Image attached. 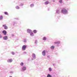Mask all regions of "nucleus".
<instances>
[{
  "mask_svg": "<svg viewBox=\"0 0 77 77\" xmlns=\"http://www.w3.org/2000/svg\"><path fill=\"white\" fill-rule=\"evenodd\" d=\"M68 9H66V8H63L62 9L61 11V13L63 14H68Z\"/></svg>",
  "mask_w": 77,
  "mask_h": 77,
  "instance_id": "nucleus-1",
  "label": "nucleus"
},
{
  "mask_svg": "<svg viewBox=\"0 0 77 77\" xmlns=\"http://www.w3.org/2000/svg\"><path fill=\"white\" fill-rule=\"evenodd\" d=\"M27 46L26 45H23L22 47V50L23 51L26 50V48H27Z\"/></svg>",
  "mask_w": 77,
  "mask_h": 77,
  "instance_id": "nucleus-2",
  "label": "nucleus"
},
{
  "mask_svg": "<svg viewBox=\"0 0 77 77\" xmlns=\"http://www.w3.org/2000/svg\"><path fill=\"white\" fill-rule=\"evenodd\" d=\"M32 57L33 59H32V60H33L34 59H35L36 57L35 54L33 53L32 54Z\"/></svg>",
  "mask_w": 77,
  "mask_h": 77,
  "instance_id": "nucleus-3",
  "label": "nucleus"
},
{
  "mask_svg": "<svg viewBox=\"0 0 77 77\" xmlns=\"http://www.w3.org/2000/svg\"><path fill=\"white\" fill-rule=\"evenodd\" d=\"M8 36H6V35H5V36H3V39H4V40L6 41L8 40Z\"/></svg>",
  "mask_w": 77,
  "mask_h": 77,
  "instance_id": "nucleus-4",
  "label": "nucleus"
},
{
  "mask_svg": "<svg viewBox=\"0 0 77 77\" xmlns=\"http://www.w3.org/2000/svg\"><path fill=\"white\" fill-rule=\"evenodd\" d=\"M26 66H23L22 68L21 69V71H25L26 70Z\"/></svg>",
  "mask_w": 77,
  "mask_h": 77,
  "instance_id": "nucleus-5",
  "label": "nucleus"
},
{
  "mask_svg": "<svg viewBox=\"0 0 77 77\" xmlns=\"http://www.w3.org/2000/svg\"><path fill=\"white\" fill-rule=\"evenodd\" d=\"M7 62L8 63H11L13 62V59H8Z\"/></svg>",
  "mask_w": 77,
  "mask_h": 77,
  "instance_id": "nucleus-6",
  "label": "nucleus"
},
{
  "mask_svg": "<svg viewBox=\"0 0 77 77\" xmlns=\"http://www.w3.org/2000/svg\"><path fill=\"white\" fill-rule=\"evenodd\" d=\"M2 32L3 33L4 35H6L7 34V32L6 30H4L2 31Z\"/></svg>",
  "mask_w": 77,
  "mask_h": 77,
  "instance_id": "nucleus-7",
  "label": "nucleus"
},
{
  "mask_svg": "<svg viewBox=\"0 0 77 77\" xmlns=\"http://www.w3.org/2000/svg\"><path fill=\"white\" fill-rule=\"evenodd\" d=\"M42 54L43 56H45L46 51H45V50H44V51H43L42 52Z\"/></svg>",
  "mask_w": 77,
  "mask_h": 77,
  "instance_id": "nucleus-8",
  "label": "nucleus"
},
{
  "mask_svg": "<svg viewBox=\"0 0 77 77\" xmlns=\"http://www.w3.org/2000/svg\"><path fill=\"white\" fill-rule=\"evenodd\" d=\"M3 27H4V28L5 29H8V26H6V24H4V25H3Z\"/></svg>",
  "mask_w": 77,
  "mask_h": 77,
  "instance_id": "nucleus-9",
  "label": "nucleus"
},
{
  "mask_svg": "<svg viewBox=\"0 0 77 77\" xmlns=\"http://www.w3.org/2000/svg\"><path fill=\"white\" fill-rule=\"evenodd\" d=\"M31 32H32V30H31V29H27V32L28 33H30H30Z\"/></svg>",
  "mask_w": 77,
  "mask_h": 77,
  "instance_id": "nucleus-10",
  "label": "nucleus"
},
{
  "mask_svg": "<svg viewBox=\"0 0 77 77\" xmlns=\"http://www.w3.org/2000/svg\"><path fill=\"white\" fill-rule=\"evenodd\" d=\"M60 41H56L55 42H54V44H57L58 45V44H60Z\"/></svg>",
  "mask_w": 77,
  "mask_h": 77,
  "instance_id": "nucleus-11",
  "label": "nucleus"
},
{
  "mask_svg": "<svg viewBox=\"0 0 77 77\" xmlns=\"http://www.w3.org/2000/svg\"><path fill=\"white\" fill-rule=\"evenodd\" d=\"M60 11L59 10H57L56 11V13H57V14H60Z\"/></svg>",
  "mask_w": 77,
  "mask_h": 77,
  "instance_id": "nucleus-12",
  "label": "nucleus"
},
{
  "mask_svg": "<svg viewBox=\"0 0 77 77\" xmlns=\"http://www.w3.org/2000/svg\"><path fill=\"white\" fill-rule=\"evenodd\" d=\"M30 35L31 36H34V34L33 32H31L30 33Z\"/></svg>",
  "mask_w": 77,
  "mask_h": 77,
  "instance_id": "nucleus-13",
  "label": "nucleus"
},
{
  "mask_svg": "<svg viewBox=\"0 0 77 77\" xmlns=\"http://www.w3.org/2000/svg\"><path fill=\"white\" fill-rule=\"evenodd\" d=\"M49 1H46L45 2V5H48V4H49Z\"/></svg>",
  "mask_w": 77,
  "mask_h": 77,
  "instance_id": "nucleus-14",
  "label": "nucleus"
},
{
  "mask_svg": "<svg viewBox=\"0 0 77 77\" xmlns=\"http://www.w3.org/2000/svg\"><path fill=\"white\" fill-rule=\"evenodd\" d=\"M54 48L55 46H54V45H52V46H51V49H54Z\"/></svg>",
  "mask_w": 77,
  "mask_h": 77,
  "instance_id": "nucleus-15",
  "label": "nucleus"
},
{
  "mask_svg": "<svg viewBox=\"0 0 77 77\" xmlns=\"http://www.w3.org/2000/svg\"><path fill=\"white\" fill-rule=\"evenodd\" d=\"M47 77H52V76L51 75H50V74H48V75H47Z\"/></svg>",
  "mask_w": 77,
  "mask_h": 77,
  "instance_id": "nucleus-16",
  "label": "nucleus"
},
{
  "mask_svg": "<svg viewBox=\"0 0 77 77\" xmlns=\"http://www.w3.org/2000/svg\"><path fill=\"white\" fill-rule=\"evenodd\" d=\"M47 39V38L46 37H44L43 38V40L44 41H45Z\"/></svg>",
  "mask_w": 77,
  "mask_h": 77,
  "instance_id": "nucleus-17",
  "label": "nucleus"
},
{
  "mask_svg": "<svg viewBox=\"0 0 77 77\" xmlns=\"http://www.w3.org/2000/svg\"><path fill=\"white\" fill-rule=\"evenodd\" d=\"M4 14H5V15H9V14H8V12H4Z\"/></svg>",
  "mask_w": 77,
  "mask_h": 77,
  "instance_id": "nucleus-18",
  "label": "nucleus"
},
{
  "mask_svg": "<svg viewBox=\"0 0 77 77\" xmlns=\"http://www.w3.org/2000/svg\"><path fill=\"white\" fill-rule=\"evenodd\" d=\"M34 33H36L37 32V30H34L33 31Z\"/></svg>",
  "mask_w": 77,
  "mask_h": 77,
  "instance_id": "nucleus-19",
  "label": "nucleus"
},
{
  "mask_svg": "<svg viewBox=\"0 0 77 77\" xmlns=\"http://www.w3.org/2000/svg\"><path fill=\"white\" fill-rule=\"evenodd\" d=\"M16 8L17 9H20V7H19L18 6H16Z\"/></svg>",
  "mask_w": 77,
  "mask_h": 77,
  "instance_id": "nucleus-20",
  "label": "nucleus"
},
{
  "mask_svg": "<svg viewBox=\"0 0 77 77\" xmlns=\"http://www.w3.org/2000/svg\"><path fill=\"white\" fill-rule=\"evenodd\" d=\"M34 4H32L30 5V7H34Z\"/></svg>",
  "mask_w": 77,
  "mask_h": 77,
  "instance_id": "nucleus-21",
  "label": "nucleus"
},
{
  "mask_svg": "<svg viewBox=\"0 0 77 77\" xmlns=\"http://www.w3.org/2000/svg\"><path fill=\"white\" fill-rule=\"evenodd\" d=\"M17 23V22H13V24L14 26L15 25V24H16Z\"/></svg>",
  "mask_w": 77,
  "mask_h": 77,
  "instance_id": "nucleus-22",
  "label": "nucleus"
},
{
  "mask_svg": "<svg viewBox=\"0 0 77 77\" xmlns=\"http://www.w3.org/2000/svg\"><path fill=\"white\" fill-rule=\"evenodd\" d=\"M23 64L24 63H23V62H21V63H20V65L22 66H23Z\"/></svg>",
  "mask_w": 77,
  "mask_h": 77,
  "instance_id": "nucleus-23",
  "label": "nucleus"
},
{
  "mask_svg": "<svg viewBox=\"0 0 77 77\" xmlns=\"http://www.w3.org/2000/svg\"><path fill=\"white\" fill-rule=\"evenodd\" d=\"M3 17L2 16H0V20H2L3 19Z\"/></svg>",
  "mask_w": 77,
  "mask_h": 77,
  "instance_id": "nucleus-24",
  "label": "nucleus"
},
{
  "mask_svg": "<svg viewBox=\"0 0 77 77\" xmlns=\"http://www.w3.org/2000/svg\"><path fill=\"white\" fill-rule=\"evenodd\" d=\"M59 2H60V3H63V0H60V1H59Z\"/></svg>",
  "mask_w": 77,
  "mask_h": 77,
  "instance_id": "nucleus-25",
  "label": "nucleus"
},
{
  "mask_svg": "<svg viewBox=\"0 0 77 77\" xmlns=\"http://www.w3.org/2000/svg\"><path fill=\"white\" fill-rule=\"evenodd\" d=\"M49 71L50 72H51L52 70V69L51 67H49Z\"/></svg>",
  "mask_w": 77,
  "mask_h": 77,
  "instance_id": "nucleus-26",
  "label": "nucleus"
},
{
  "mask_svg": "<svg viewBox=\"0 0 77 77\" xmlns=\"http://www.w3.org/2000/svg\"><path fill=\"white\" fill-rule=\"evenodd\" d=\"M2 35L1 34H0V38H2Z\"/></svg>",
  "mask_w": 77,
  "mask_h": 77,
  "instance_id": "nucleus-27",
  "label": "nucleus"
},
{
  "mask_svg": "<svg viewBox=\"0 0 77 77\" xmlns=\"http://www.w3.org/2000/svg\"><path fill=\"white\" fill-rule=\"evenodd\" d=\"M23 54H27V53H26V52L25 51H24V52H23Z\"/></svg>",
  "mask_w": 77,
  "mask_h": 77,
  "instance_id": "nucleus-28",
  "label": "nucleus"
},
{
  "mask_svg": "<svg viewBox=\"0 0 77 77\" xmlns=\"http://www.w3.org/2000/svg\"><path fill=\"white\" fill-rule=\"evenodd\" d=\"M14 73V71H11L10 72V73Z\"/></svg>",
  "mask_w": 77,
  "mask_h": 77,
  "instance_id": "nucleus-29",
  "label": "nucleus"
},
{
  "mask_svg": "<svg viewBox=\"0 0 77 77\" xmlns=\"http://www.w3.org/2000/svg\"><path fill=\"white\" fill-rule=\"evenodd\" d=\"M24 42H26L27 40H26V39H24Z\"/></svg>",
  "mask_w": 77,
  "mask_h": 77,
  "instance_id": "nucleus-30",
  "label": "nucleus"
},
{
  "mask_svg": "<svg viewBox=\"0 0 77 77\" xmlns=\"http://www.w3.org/2000/svg\"><path fill=\"white\" fill-rule=\"evenodd\" d=\"M37 40H35V44H37Z\"/></svg>",
  "mask_w": 77,
  "mask_h": 77,
  "instance_id": "nucleus-31",
  "label": "nucleus"
},
{
  "mask_svg": "<svg viewBox=\"0 0 77 77\" xmlns=\"http://www.w3.org/2000/svg\"><path fill=\"white\" fill-rule=\"evenodd\" d=\"M12 54L13 55H14V54H15V53H14V52H12Z\"/></svg>",
  "mask_w": 77,
  "mask_h": 77,
  "instance_id": "nucleus-32",
  "label": "nucleus"
},
{
  "mask_svg": "<svg viewBox=\"0 0 77 77\" xmlns=\"http://www.w3.org/2000/svg\"><path fill=\"white\" fill-rule=\"evenodd\" d=\"M23 4H21L20 6H23Z\"/></svg>",
  "mask_w": 77,
  "mask_h": 77,
  "instance_id": "nucleus-33",
  "label": "nucleus"
},
{
  "mask_svg": "<svg viewBox=\"0 0 77 77\" xmlns=\"http://www.w3.org/2000/svg\"><path fill=\"white\" fill-rule=\"evenodd\" d=\"M14 36V35L13 34H12L11 35V36Z\"/></svg>",
  "mask_w": 77,
  "mask_h": 77,
  "instance_id": "nucleus-34",
  "label": "nucleus"
},
{
  "mask_svg": "<svg viewBox=\"0 0 77 77\" xmlns=\"http://www.w3.org/2000/svg\"><path fill=\"white\" fill-rule=\"evenodd\" d=\"M47 57H48V58H49L50 57V56H48Z\"/></svg>",
  "mask_w": 77,
  "mask_h": 77,
  "instance_id": "nucleus-35",
  "label": "nucleus"
},
{
  "mask_svg": "<svg viewBox=\"0 0 77 77\" xmlns=\"http://www.w3.org/2000/svg\"><path fill=\"white\" fill-rule=\"evenodd\" d=\"M53 2H55V0H53Z\"/></svg>",
  "mask_w": 77,
  "mask_h": 77,
  "instance_id": "nucleus-36",
  "label": "nucleus"
},
{
  "mask_svg": "<svg viewBox=\"0 0 77 77\" xmlns=\"http://www.w3.org/2000/svg\"><path fill=\"white\" fill-rule=\"evenodd\" d=\"M9 77H13L12 76H10Z\"/></svg>",
  "mask_w": 77,
  "mask_h": 77,
  "instance_id": "nucleus-37",
  "label": "nucleus"
},
{
  "mask_svg": "<svg viewBox=\"0 0 77 77\" xmlns=\"http://www.w3.org/2000/svg\"><path fill=\"white\" fill-rule=\"evenodd\" d=\"M16 19H17V20H18V18H16Z\"/></svg>",
  "mask_w": 77,
  "mask_h": 77,
  "instance_id": "nucleus-38",
  "label": "nucleus"
},
{
  "mask_svg": "<svg viewBox=\"0 0 77 77\" xmlns=\"http://www.w3.org/2000/svg\"><path fill=\"white\" fill-rule=\"evenodd\" d=\"M53 66H54V65H55V64H53Z\"/></svg>",
  "mask_w": 77,
  "mask_h": 77,
  "instance_id": "nucleus-39",
  "label": "nucleus"
},
{
  "mask_svg": "<svg viewBox=\"0 0 77 77\" xmlns=\"http://www.w3.org/2000/svg\"><path fill=\"white\" fill-rule=\"evenodd\" d=\"M48 11H49V8H48Z\"/></svg>",
  "mask_w": 77,
  "mask_h": 77,
  "instance_id": "nucleus-40",
  "label": "nucleus"
}]
</instances>
